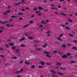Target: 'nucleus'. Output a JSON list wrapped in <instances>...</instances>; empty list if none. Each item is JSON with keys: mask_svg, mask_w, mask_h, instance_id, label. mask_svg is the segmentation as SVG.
<instances>
[{"mask_svg": "<svg viewBox=\"0 0 77 77\" xmlns=\"http://www.w3.org/2000/svg\"><path fill=\"white\" fill-rule=\"evenodd\" d=\"M50 31H48L46 32L47 36H50L51 35H50Z\"/></svg>", "mask_w": 77, "mask_h": 77, "instance_id": "f257e3e1", "label": "nucleus"}, {"mask_svg": "<svg viewBox=\"0 0 77 77\" xmlns=\"http://www.w3.org/2000/svg\"><path fill=\"white\" fill-rule=\"evenodd\" d=\"M7 13H10V11L8 10V11H7L6 12H5H5L3 13V14H7Z\"/></svg>", "mask_w": 77, "mask_h": 77, "instance_id": "f03ea898", "label": "nucleus"}, {"mask_svg": "<svg viewBox=\"0 0 77 77\" xmlns=\"http://www.w3.org/2000/svg\"><path fill=\"white\" fill-rule=\"evenodd\" d=\"M62 57L63 59H64L65 58H66V57H67V56L66 55H64L63 56H62Z\"/></svg>", "mask_w": 77, "mask_h": 77, "instance_id": "7ed1b4c3", "label": "nucleus"}, {"mask_svg": "<svg viewBox=\"0 0 77 77\" xmlns=\"http://www.w3.org/2000/svg\"><path fill=\"white\" fill-rule=\"evenodd\" d=\"M29 26V25H25V26H23V29H24L25 28H26V27H27Z\"/></svg>", "mask_w": 77, "mask_h": 77, "instance_id": "20e7f679", "label": "nucleus"}, {"mask_svg": "<svg viewBox=\"0 0 77 77\" xmlns=\"http://www.w3.org/2000/svg\"><path fill=\"white\" fill-rule=\"evenodd\" d=\"M21 3H22V2H20L17 3L15 4V5L16 6H18L20 4H21Z\"/></svg>", "mask_w": 77, "mask_h": 77, "instance_id": "39448f33", "label": "nucleus"}, {"mask_svg": "<svg viewBox=\"0 0 77 77\" xmlns=\"http://www.w3.org/2000/svg\"><path fill=\"white\" fill-rule=\"evenodd\" d=\"M62 65V64L61 63H56V66H59V65Z\"/></svg>", "mask_w": 77, "mask_h": 77, "instance_id": "423d86ee", "label": "nucleus"}, {"mask_svg": "<svg viewBox=\"0 0 77 77\" xmlns=\"http://www.w3.org/2000/svg\"><path fill=\"white\" fill-rule=\"evenodd\" d=\"M36 50H38V51H41V50H42V49L41 48H38L37 49H36Z\"/></svg>", "mask_w": 77, "mask_h": 77, "instance_id": "0eeeda50", "label": "nucleus"}, {"mask_svg": "<svg viewBox=\"0 0 77 77\" xmlns=\"http://www.w3.org/2000/svg\"><path fill=\"white\" fill-rule=\"evenodd\" d=\"M6 26H7V27H12L14 26L13 25L10 26L9 24H7L6 25Z\"/></svg>", "mask_w": 77, "mask_h": 77, "instance_id": "6e6552de", "label": "nucleus"}, {"mask_svg": "<svg viewBox=\"0 0 77 77\" xmlns=\"http://www.w3.org/2000/svg\"><path fill=\"white\" fill-rule=\"evenodd\" d=\"M57 40H58L59 41H62V40L60 38H57Z\"/></svg>", "mask_w": 77, "mask_h": 77, "instance_id": "1a4fd4ad", "label": "nucleus"}, {"mask_svg": "<svg viewBox=\"0 0 77 77\" xmlns=\"http://www.w3.org/2000/svg\"><path fill=\"white\" fill-rule=\"evenodd\" d=\"M40 64H42V65H45V63L44 62H40Z\"/></svg>", "mask_w": 77, "mask_h": 77, "instance_id": "9d476101", "label": "nucleus"}, {"mask_svg": "<svg viewBox=\"0 0 77 77\" xmlns=\"http://www.w3.org/2000/svg\"><path fill=\"white\" fill-rule=\"evenodd\" d=\"M8 21H6L5 22H2L1 23H2V24H4L7 23H8Z\"/></svg>", "mask_w": 77, "mask_h": 77, "instance_id": "9b49d317", "label": "nucleus"}, {"mask_svg": "<svg viewBox=\"0 0 77 77\" xmlns=\"http://www.w3.org/2000/svg\"><path fill=\"white\" fill-rule=\"evenodd\" d=\"M50 6L51 7H55V5L54 4H51Z\"/></svg>", "mask_w": 77, "mask_h": 77, "instance_id": "f8f14e48", "label": "nucleus"}, {"mask_svg": "<svg viewBox=\"0 0 77 77\" xmlns=\"http://www.w3.org/2000/svg\"><path fill=\"white\" fill-rule=\"evenodd\" d=\"M50 72L51 73H53V74H56V72H54V71L51 70Z\"/></svg>", "mask_w": 77, "mask_h": 77, "instance_id": "ddd939ff", "label": "nucleus"}, {"mask_svg": "<svg viewBox=\"0 0 77 77\" xmlns=\"http://www.w3.org/2000/svg\"><path fill=\"white\" fill-rule=\"evenodd\" d=\"M44 53H45V54H48V55L50 54V53H49V52H48L46 51H44Z\"/></svg>", "mask_w": 77, "mask_h": 77, "instance_id": "4468645a", "label": "nucleus"}, {"mask_svg": "<svg viewBox=\"0 0 77 77\" xmlns=\"http://www.w3.org/2000/svg\"><path fill=\"white\" fill-rule=\"evenodd\" d=\"M11 58L13 59H17V58L16 57H11Z\"/></svg>", "mask_w": 77, "mask_h": 77, "instance_id": "2eb2a0df", "label": "nucleus"}, {"mask_svg": "<svg viewBox=\"0 0 77 77\" xmlns=\"http://www.w3.org/2000/svg\"><path fill=\"white\" fill-rule=\"evenodd\" d=\"M38 9H39V10H43V8H42L41 7H38Z\"/></svg>", "mask_w": 77, "mask_h": 77, "instance_id": "dca6fc26", "label": "nucleus"}, {"mask_svg": "<svg viewBox=\"0 0 77 77\" xmlns=\"http://www.w3.org/2000/svg\"><path fill=\"white\" fill-rule=\"evenodd\" d=\"M51 9H54V10H57L58 9L57 8H51Z\"/></svg>", "mask_w": 77, "mask_h": 77, "instance_id": "f3484780", "label": "nucleus"}, {"mask_svg": "<svg viewBox=\"0 0 77 77\" xmlns=\"http://www.w3.org/2000/svg\"><path fill=\"white\" fill-rule=\"evenodd\" d=\"M42 24H46V22H44V21L43 20H42Z\"/></svg>", "mask_w": 77, "mask_h": 77, "instance_id": "a211bd4d", "label": "nucleus"}, {"mask_svg": "<svg viewBox=\"0 0 77 77\" xmlns=\"http://www.w3.org/2000/svg\"><path fill=\"white\" fill-rule=\"evenodd\" d=\"M72 49H74V50H77V48L75 47H74L72 48Z\"/></svg>", "mask_w": 77, "mask_h": 77, "instance_id": "6ab92c4d", "label": "nucleus"}, {"mask_svg": "<svg viewBox=\"0 0 77 77\" xmlns=\"http://www.w3.org/2000/svg\"><path fill=\"white\" fill-rule=\"evenodd\" d=\"M19 49H16V50H15V51L16 52H19Z\"/></svg>", "mask_w": 77, "mask_h": 77, "instance_id": "aec40b11", "label": "nucleus"}, {"mask_svg": "<svg viewBox=\"0 0 77 77\" xmlns=\"http://www.w3.org/2000/svg\"><path fill=\"white\" fill-rule=\"evenodd\" d=\"M10 46H13L14 45V43H11L9 44Z\"/></svg>", "mask_w": 77, "mask_h": 77, "instance_id": "412c9836", "label": "nucleus"}, {"mask_svg": "<svg viewBox=\"0 0 77 77\" xmlns=\"http://www.w3.org/2000/svg\"><path fill=\"white\" fill-rule=\"evenodd\" d=\"M15 17H17V16H12L11 17V18H15Z\"/></svg>", "mask_w": 77, "mask_h": 77, "instance_id": "4be33fe9", "label": "nucleus"}, {"mask_svg": "<svg viewBox=\"0 0 77 77\" xmlns=\"http://www.w3.org/2000/svg\"><path fill=\"white\" fill-rule=\"evenodd\" d=\"M29 39H33V37H28Z\"/></svg>", "mask_w": 77, "mask_h": 77, "instance_id": "5701e85b", "label": "nucleus"}, {"mask_svg": "<svg viewBox=\"0 0 77 77\" xmlns=\"http://www.w3.org/2000/svg\"><path fill=\"white\" fill-rule=\"evenodd\" d=\"M63 35V34H61L59 36V38H61V37H62V36Z\"/></svg>", "mask_w": 77, "mask_h": 77, "instance_id": "b1692460", "label": "nucleus"}, {"mask_svg": "<svg viewBox=\"0 0 77 77\" xmlns=\"http://www.w3.org/2000/svg\"><path fill=\"white\" fill-rule=\"evenodd\" d=\"M66 55H67V56H70L71 55V54L69 53H67L66 54Z\"/></svg>", "mask_w": 77, "mask_h": 77, "instance_id": "393cba45", "label": "nucleus"}, {"mask_svg": "<svg viewBox=\"0 0 77 77\" xmlns=\"http://www.w3.org/2000/svg\"><path fill=\"white\" fill-rule=\"evenodd\" d=\"M61 27H66V25L61 24Z\"/></svg>", "mask_w": 77, "mask_h": 77, "instance_id": "a878e982", "label": "nucleus"}, {"mask_svg": "<svg viewBox=\"0 0 77 77\" xmlns=\"http://www.w3.org/2000/svg\"><path fill=\"white\" fill-rule=\"evenodd\" d=\"M47 44H45V45H44L42 46V47H43V48H44L45 47H46V46H47Z\"/></svg>", "mask_w": 77, "mask_h": 77, "instance_id": "bb28decb", "label": "nucleus"}, {"mask_svg": "<svg viewBox=\"0 0 77 77\" xmlns=\"http://www.w3.org/2000/svg\"><path fill=\"white\" fill-rule=\"evenodd\" d=\"M62 47H63V48H65V47H66V45H63Z\"/></svg>", "mask_w": 77, "mask_h": 77, "instance_id": "cd10ccee", "label": "nucleus"}, {"mask_svg": "<svg viewBox=\"0 0 77 77\" xmlns=\"http://www.w3.org/2000/svg\"><path fill=\"white\" fill-rule=\"evenodd\" d=\"M58 75H63V74H61V73L59 72L58 73Z\"/></svg>", "mask_w": 77, "mask_h": 77, "instance_id": "c85d7f7f", "label": "nucleus"}, {"mask_svg": "<svg viewBox=\"0 0 77 77\" xmlns=\"http://www.w3.org/2000/svg\"><path fill=\"white\" fill-rule=\"evenodd\" d=\"M21 47H26V46H25V45H21Z\"/></svg>", "mask_w": 77, "mask_h": 77, "instance_id": "c756f323", "label": "nucleus"}, {"mask_svg": "<svg viewBox=\"0 0 77 77\" xmlns=\"http://www.w3.org/2000/svg\"><path fill=\"white\" fill-rule=\"evenodd\" d=\"M25 64H27V65H29V63H27L26 61H25Z\"/></svg>", "mask_w": 77, "mask_h": 77, "instance_id": "7c9ffc66", "label": "nucleus"}, {"mask_svg": "<svg viewBox=\"0 0 77 77\" xmlns=\"http://www.w3.org/2000/svg\"><path fill=\"white\" fill-rule=\"evenodd\" d=\"M25 38H26V37H25L22 38L21 39L22 41H24V39H25Z\"/></svg>", "mask_w": 77, "mask_h": 77, "instance_id": "2f4dec72", "label": "nucleus"}, {"mask_svg": "<svg viewBox=\"0 0 77 77\" xmlns=\"http://www.w3.org/2000/svg\"><path fill=\"white\" fill-rule=\"evenodd\" d=\"M39 68H43V67L42 66H38Z\"/></svg>", "mask_w": 77, "mask_h": 77, "instance_id": "473e14b6", "label": "nucleus"}, {"mask_svg": "<svg viewBox=\"0 0 77 77\" xmlns=\"http://www.w3.org/2000/svg\"><path fill=\"white\" fill-rule=\"evenodd\" d=\"M60 14H61V15H63L64 16H65L66 15L65 14H64L62 13H61Z\"/></svg>", "mask_w": 77, "mask_h": 77, "instance_id": "72a5a7b5", "label": "nucleus"}, {"mask_svg": "<svg viewBox=\"0 0 77 77\" xmlns=\"http://www.w3.org/2000/svg\"><path fill=\"white\" fill-rule=\"evenodd\" d=\"M65 28L66 29H67V30H69V27H65Z\"/></svg>", "mask_w": 77, "mask_h": 77, "instance_id": "f704fd0d", "label": "nucleus"}, {"mask_svg": "<svg viewBox=\"0 0 77 77\" xmlns=\"http://www.w3.org/2000/svg\"><path fill=\"white\" fill-rule=\"evenodd\" d=\"M21 72L20 71H17L16 72V73H17V74H18V73H20Z\"/></svg>", "mask_w": 77, "mask_h": 77, "instance_id": "c9c22d12", "label": "nucleus"}, {"mask_svg": "<svg viewBox=\"0 0 77 77\" xmlns=\"http://www.w3.org/2000/svg\"><path fill=\"white\" fill-rule=\"evenodd\" d=\"M53 52L54 53H56L57 52V51H54Z\"/></svg>", "mask_w": 77, "mask_h": 77, "instance_id": "e433bc0d", "label": "nucleus"}, {"mask_svg": "<svg viewBox=\"0 0 77 77\" xmlns=\"http://www.w3.org/2000/svg\"><path fill=\"white\" fill-rule=\"evenodd\" d=\"M58 8H59V9H60V8H61V6H60V5H58Z\"/></svg>", "mask_w": 77, "mask_h": 77, "instance_id": "4c0bfd02", "label": "nucleus"}, {"mask_svg": "<svg viewBox=\"0 0 77 77\" xmlns=\"http://www.w3.org/2000/svg\"><path fill=\"white\" fill-rule=\"evenodd\" d=\"M48 11V9H45V10L44 11V12H47V11Z\"/></svg>", "mask_w": 77, "mask_h": 77, "instance_id": "58836bf2", "label": "nucleus"}, {"mask_svg": "<svg viewBox=\"0 0 77 77\" xmlns=\"http://www.w3.org/2000/svg\"><path fill=\"white\" fill-rule=\"evenodd\" d=\"M0 50L3 51V48H0Z\"/></svg>", "mask_w": 77, "mask_h": 77, "instance_id": "ea45409f", "label": "nucleus"}, {"mask_svg": "<svg viewBox=\"0 0 77 77\" xmlns=\"http://www.w3.org/2000/svg\"><path fill=\"white\" fill-rule=\"evenodd\" d=\"M10 8H11V6H8V7L7 8V9H10Z\"/></svg>", "mask_w": 77, "mask_h": 77, "instance_id": "a19ab883", "label": "nucleus"}, {"mask_svg": "<svg viewBox=\"0 0 77 77\" xmlns=\"http://www.w3.org/2000/svg\"><path fill=\"white\" fill-rule=\"evenodd\" d=\"M65 1V0H60L59 2H64Z\"/></svg>", "mask_w": 77, "mask_h": 77, "instance_id": "79ce46f5", "label": "nucleus"}, {"mask_svg": "<svg viewBox=\"0 0 77 77\" xmlns=\"http://www.w3.org/2000/svg\"><path fill=\"white\" fill-rule=\"evenodd\" d=\"M35 68V66H31V68Z\"/></svg>", "mask_w": 77, "mask_h": 77, "instance_id": "37998d69", "label": "nucleus"}, {"mask_svg": "<svg viewBox=\"0 0 77 77\" xmlns=\"http://www.w3.org/2000/svg\"><path fill=\"white\" fill-rule=\"evenodd\" d=\"M22 71H23V69H21L20 70V72H22Z\"/></svg>", "mask_w": 77, "mask_h": 77, "instance_id": "c03bdc74", "label": "nucleus"}, {"mask_svg": "<svg viewBox=\"0 0 77 77\" xmlns=\"http://www.w3.org/2000/svg\"><path fill=\"white\" fill-rule=\"evenodd\" d=\"M33 23V21H30V24H32V23Z\"/></svg>", "mask_w": 77, "mask_h": 77, "instance_id": "a18cd8bd", "label": "nucleus"}, {"mask_svg": "<svg viewBox=\"0 0 77 77\" xmlns=\"http://www.w3.org/2000/svg\"><path fill=\"white\" fill-rule=\"evenodd\" d=\"M67 46H69V47L70 46H71V44H67Z\"/></svg>", "mask_w": 77, "mask_h": 77, "instance_id": "49530a36", "label": "nucleus"}, {"mask_svg": "<svg viewBox=\"0 0 77 77\" xmlns=\"http://www.w3.org/2000/svg\"><path fill=\"white\" fill-rule=\"evenodd\" d=\"M19 20H23V18L22 17H20L19 18Z\"/></svg>", "mask_w": 77, "mask_h": 77, "instance_id": "de8ad7c7", "label": "nucleus"}, {"mask_svg": "<svg viewBox=\"0 0 77 77\" xmlns=\"http://www.w3.org/2000/svg\"><path fill=\"white\" fill-rule=\"evenodd\" d=\"M39 26L40 27H43V25H40Z\"/></svg>", "mask_w": 77, "mask_h": 77, "instance_id": "09e8293b", "label": "nucleus"}, {"mask_svg": "<svg viewBox=\"0 0 77 77\" xmlns=\"http://www.w3.org/2000/svg\"><path fill=\"white\" fill-rule=\"evenodd\" d=\"M46 57H51L48 55H46Z\"/></svg>", "mask_w": 77, "mask_h": 77, "instance_id": "8fccbe9b", "label": "nucleus"}, {"mask_svg": "<svg viewBox=\"0 0 77 77\" xmlns=\"http://www.w3.org/2000/svg\"><path fill=\"white\" fill-rule=\"evenodd\" d=\"M23 14V13H22L18 14V15H22Z\"/></svg>", "mask_w": 77, "mask_h": 77, "instance_id": "3c124183", "label": "nucleus"}, {"mask_svg": "<svg viewBox=\"0 0 77 77\" xmlns=\"http://www.w3.org/2000/svg\"><path fill=\"white\" fill-rule=\"evenodd\" d=\"M5 46H6V47H7V48H9V46H8V45L7 44H5Z\"/></svg>", "mask_w": 77, "mask_h": 77, "instance_id": "603ef678", "label": "nucleus"}, {"mask_svg": "<svg viewBox=\"0 0 77 77\" xmlns=\"http://www.w3.org/2000/svg\"><path fill=\"white\" fill-rule=\"evenodd\" d=\"M69 21L70 22H71V23H72V22H73V21H72L71 20H69Z\"/></svg>", "mask_w": 77, "mask_h": 77, "instance_id": "864d4df0", "label": "nucleus"}, {"mask_svg": "<svg viewBox=\"0 0 77 77\" xmlns=\"http://www.w3.org/2000/svg\"><path fill=\"white\" fill-rule=\"evenodd\" d=\"M69 35L70 36H73V35L71 34H69Z\"/></svg>", "mask_w": 77, "mask_h": 77, "instance_id": "5fc2aeb1", "label": "nucleus"}, {"mask_svg": "<svg viewBox=\"0 0 77 77\" xmlns=\"http://www.w3.org/2000/svg\"><path fill=\"white\" fill-rule=\"evenodd\" d=\"M58 54H62V53H61V52H60V51H58Z\"/></svg>", "mask_w": 77, "mask_h": 77, "instance_id": "6e6d98bb", "label": "nucleus"}, {"mask_svg": "<svg viewBox=\"0 0 77 77\" xmlns=\"http://www.w3.org/2000/svg\"><path fill=\"white\" fill-rule=\"evenodd\" d=\"M19 41L20 42H23V40H22V39H20Z\"/></svg>", "mask_w": 77, "mask_h": 77, "instance_id": "4d7b16f0", "label": "nucleus"}, {"mask_svg": "<svg viewBox=\"0 0 77 77\" xmlns=\"http://www.w3.org/2000/svg\"><path fill=\"white\" fill-rule=\"evenodd\" d=\"M36 10H37V8H35L34 9V11H36Z\"/></svg>", "mask_w": 77, "mask_h": 77, "instance_id": "13d9d810", "label": "nucleus"}, {"mask_svg": "<svg viewBox=\"0 0 77 77\" xmlns=\"http://www.w3.org/2000/svg\"><path fill=\"white\" fill-rule=\"evenodd\" d=\"M21 11H25V9H23L21 10Z\"/></svg>", "mask_w": 77, "mask_h": 77, "instance_id": "bf43d9fd", "label": "nucleus"}, {"mask_svg": "<svg viewBox=\"0 0 77 77\" xmlns=\"http://www.w3.org/2000/svg\"><path fill=\"white\" fill-rule=\"evenodd\" d=\"M60 69H64V68H63V67H60Z\"/></svg>", "mask_w": 77, "mask_h": 77, "instance_id": "052dcab7", "label": "nucleus"}, {"mask_svg": "<svg viewBox=\"0 0 77 77\" xmlns=\"http://www.w3.org/2000/svg\"><path fill=\"white\" fill-rule=\"evenodd\" d=\"M0 28L1 29H4V28H5L4 27H3V26H0Z\"/></svg>", "mask_w": 77, "mask_h": 77, "instance_id": "680f3d73", "label": "nucleus"}, {"mask_svg": "<svg viewBox=\"0 0 77 77\" xmlns=\"http://www.w3.org/2000/svg\"><path fill=\"white\" fill-rule=\"evenodd\" d=\"M41 15V14L40 13H39L38 14V16H40V15Z\"/></svg>", "mask_w": 77, "mask_h": 77, "instance_id": "e2e57ef3", "label": "nucleus"}, {"mask_svg": "<svg viewBox=\"0 0 77 77\" xmlns=\"http://www.w3.org/2000/svg\"><path fill=\"white\" fill-rule=\"evenodd\" d=\"M46 65H50V63H46Z\"/></svg>", "mask_w": 77, "mask_h": 77, "instance_id": "0e129e2a", "label": "nucleus"}, {"mask_svg": "<svg viewBox=\"0 0 77 77\" xmlns=\"http://www.w3.org/2000/svg\"><path fill=\"white\" fill-rule=\"evenodd\" d=\"M12 48L13 49H15V47L14 46H13L12 47Z\"/></svg>", "mask_w": 77, "mask_h": 77, "instance_id": "69168bd1", "label": "nucleus"}, {"mask_svg": "<svg viewBox=\"0 0 77 77\" xmlns=\"http://www.w3.org/2000/svg\"><path fill=\"white\" fill-rule=\"evenodd\" d=\"M23 63V61H20V63L21 64V63Z\"/></svg>", "mask_w": 77, "mask_h": 77, "instance_id": "338daca9", "label": "nucleus"}, {"mask_svg": "<svg viewBox=\"0 0 77 77\" xmlns=\"http://www.w3.org/2000/svg\"><path fill=\"white\" fill-rule=\"evenodd\" d=\"M75 61H72L71 63H75Z\"/></svg>", "mask_w": 77, "mask_h": 77, "instance_id": "774afa93", "label": "nucleus"}]
</instances>
